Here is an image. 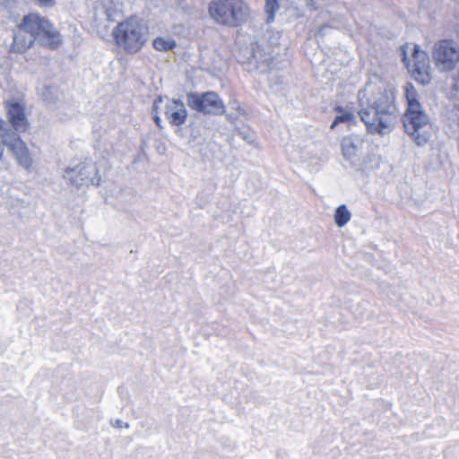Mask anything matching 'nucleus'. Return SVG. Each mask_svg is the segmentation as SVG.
Segmentation results:
<instances>
[{
  "label": "nucleus",
  "mask_w": 459,
  "mask_h": 459,
  "mask_svg": "<svg viewBox=\"0 0 459 459\" xmlns=\"http://www.w3.org/2000/svg\"><path fill=\"white\" fill-rule=\"evenodd\" d=\"M431 56L439 72H453L459 66V44L454 39H439L434 43Z\"/></svg>",
  "instance_id": "nucleus-7"
},
{
  "label": "nucleus",
  "mask_w": 459,
  "mask_h": 459,
  "mask_svg": "<svg viewBox=\"0 0 459 459\" xmlns=\"http://www.w3.org/2000/svg\"><path fill=\"white\" fill-rule=\"evenodd\" d=\"M207 9L216 24L228 28L240 27L250 13V8L244 0H212Z\"/></svg>",
  "instance_id": "nucleus-5"
},
{
  "label": "nucleus",
  "mask_w": 459,
  "mask_h": 459,
  "mask_svg": "<svg viewBox=\"0 0 459 459\" xmlns=\"http://www.w3.org/2000/svg\"><path fill=\"white\" fill-rule=\"evenodd\" d=\"M351 212L348 211L345 205H340L337 207L334 213V221L338 227H343L351 220Z\"/></svg>",
  "instance_id": "nucleus-14"
},
{
  "label": "nucleus",
  "mask_w": 459,
  "mask_h": 459,
  "mask_svg": "<svg viewBox=\"0 0 459 459\" xmlns=\"http://www.w3.org/2000/svg\"><path fill=\"white\" fill-rule=\"evenodd\" d=\"M17 29L18 32L14 33L10 45L11 53H25L36 40L50 49H56L62 44L59 30L47 17L39 13L32 12L25 14Z\"/></svg>",
  "instance_id": "nucleus-1"
},
{
  "label": "nucleus",
  "mask_w": 459,
  "mask_h": 459,
  "mask_svg": "<svg viewBox=\"0 0 459 459\" xmlns=\"http://www.w3.org/2000/svg\"><path fill=\"white\" fill-rule=\"evenodd\" d=\"M333 109L335 112L340 113V115L334 117L330 126L331 129H334L341 123L355 124V116L353 113L344 110L341 106H335Z\"/></svg>",
  "instance_id": "nucleus-12"
},
{
  "label": "nucleus",
  "mask_w": 459,
  "mask_h": 459,
  "mask_svg": "<svg viewBox=\"0 0 459 459\" xmlns=\"http://www.w3.org/2000/svg\"><path fill=\"white\" fill-rule=\"evenodd\" d=\"M187 105L194 110L209 115H220L225 107L219 95L213 91L204 93H188Z\"/></svg>",
  "instance_id": "nucleus-8"
},
{
  "label": "nucleus",
  "mask_w": 459,
  "mask_h": 459,
  "mask_svg": "<svg viewBox=\"0 0 459 459\" xmlns=\"http://www.w3.org/2000/svg\"><path fill=\"white\" fill-rule=\"evenodd\" d=\"M150 30L147 22L138 15H130L112 30L116 47L126 55L139 53L149 40Z\"/></svg>",
  "instance_id": "nucleus-2"
},
{
  "label": "nucleus",
  "mask_w": 459,
  "mask_h": 459,
  "mask_svg": "<svg viewBox=\"0 0 459 459\" xmlns=\"http://www.w3.org/2000/svg\"><path fill=\"white\" fill-rule=\"evenodd\" d=\"M410 44L401 47L403 62L411 76L419 83L427 85L432 81V68L429 55L421 50L418 45H413L411 56H407Z\"/></svg>",
  "instance_id": "nucleus-6"
},
{
  "label": "nucleus",
  "mask_w": 459,
  "mask_h": 459,
  "mask_svg": "<svg viewBox=\"0 0 459 459\" xmlns=\"http://www.w3.org/2000/svg\"><path fill=\"white\" fill-rule=\"evenodd\" d=\"M279 9L278 0H265L264 12L267 15L266 22L272 23L275 19V13Z\"/></svg>",
  "instance_id": "nucleus-15"
},
{
  "label": "nucleus",
  "mask_w": 459,
  "mask_h": 459,
  "mask_svg": "<svg viewBox=\"0 0 459 459\" xmlns=\"http://www.w3.org/2000/svg\"><path fill=\"white\" fill-rule=\"evenodd\" d=\"M2 136L4 144L8 147L17 162L26 169L30 168L32 165V157L26 143L15 134Z\"/></svg>",
  "instance_id": "nucleus-10"
},
{
  "label": "nucleus",
  "mask_w": 459,
  "mask_h": 459,
  "mask_svg": "<svg viewBox=\"0 0 459 459\" xmlns=\"http://www.w3.org/2000/svg\"><path fill=\"white\" fill-rule=\"evenodd\" d=\"M4 143L0 141V159H2V157L4 155Z\"/></svg>",
  "instance_id": "nucleus-18"
},
{
  "label": "nucleus",
  "mask_w": 459,
  "mask_h": 459,
  "mask_svg": "<svg viewBox=\"0 0 459 459\" xmlns=\"http://www.w3.org/2000/svg\"><path fill=\"white\" fill-rule=\"evenodd\" d=\"M165 116L171 126H180L186 120L187 111L181 100H172L166 106Z\"/></svg>",
  "instance_id": "nucleus-11"
},
{
  "label": "nucleus",
  "mask_w": 459,
  "mask_h": 459,
  "mask_svg": "<svg viewBox=\"0 0 459 459\" xmlns=\"http://www.w3.org/2000/svg\"><path fill=\"white\" fill-rule=\"evenodd\" d=\"M407 108L403 117L405 132L418 145L426 144L431 138L433 125L422 110L418 100V92L411 82L404 86Z\"/></svg>",
  "instance_id": "nucleus-3"
},
{
  "label": "nucleus",
  "mask_w": 459,
  "mask_h": 459,
  "mask_svg": "<svg viewBox=\"0 0 459 459\" xmlns=\"http://www.w3.org/2000/svg\"><path fill=\"white\" fill-rule=\"evenodd\" d=\"M36 2L40 7H50L55 4V0H36Z\"/></svg>",
  "instance_id": "nucleus-16"
},
{
  "label": "nucleus",
  "mask_w": 459,
  "mask_h": 459,
  "mask_svg": "<svg viewBox=\"0 0 459 459\" xmlns=\"http://www.w3.org/2000/svg\"><path fill=\"white\" fill-rule=\"evenodd\" d=\"M153 119H154V122H155V124L157 125V126H159V127H160V122H161L160 117L158 115H155V116L153 117Z\"/></svg>",
  "instance_id": "nucleus-17"
},
{
  "label": "nucleus",
  "mask_w": 459,
  "mask_h": 459,
  "mask_svg": "<svg viewBox=\"0 0 459 459\" xmlns=\"http://www.w3.org/2000/svg\"><path fill=\"white\" fill-rule=\"evenodd\" d=\"M152 47L156 51L167 52L177 47L176 40L171 37H157L152 40Z\"/></svg>",
  "instance_id": "nucleus-13"
},
{
  "label": "nucleus",
  "mask_w": 459,
  "mask_h": 459,
  "mask_svg": "<svg viewBox=\"0 0 459 459\" xmlns=\"http://www.w3.org/2000/svg\"><path fill=\"white\" fill-rule=\"evenodd\" d=\"M359 115L370 134H387L398 123L396 108L385 97L368 103L360 108Z\"/></svg>",
  "instance_id": "nucleus-4"
},
{
  "label": "nucleus",
  "mask_w": 459,
  "mask_h": 459,
  "mask_svg": "<svg viewBox=\"0 0 459 459\" xmlns=\"http://www.w3.org/2000/svg\"><path fill=\"white\" fill-rule=\"evenodd\" d=\"M4 108L9 123L18 133H25L30 127L26 114L25 104L17 100H10L4 102Z\"/></svg>",
  "instance_id": "nucleus-9"
}]
</instances>
